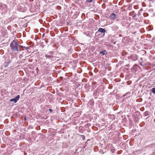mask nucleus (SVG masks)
Here are the masks:
<instances>
[{
	"instance_id": "1",
	"label": "nucleus",
	"mask_w": 155,
	"mask_h": 155,
	"mask_svg": "<svg viewBox=\"0 0 155 155\" xmlns=\"http://www.w3.org/2000/svg\"><path fill=\"white\" fill-rule=\"evenodd\" d=\"M20 46V45H18V42L15 40H13L10 44V49L12 52L19 51L18 47Z\"/></svg>"
},
{
	"instance_id": "2",
	"label": "nucleus",
	"mask_w": 155,
	"mask_h": 155,
	"mask_svg": "<svg viewBox=\"0 0 155 155\" xmlns=\"http://www.w3.org/2000/svg\"><path fill=\"white\" fill-rule=\"evenodd\" d=\"M20 98V95H18L15 97L14 98L11 99L10 100V102H13L15 103H16L19 100Z\"/></svg>"
},
{
	"instance_id": "3",
	"label": "nucleus",
	"mask_w": 155,
	"mask_h": 155,
	"mask_svg": "<svg viewBox=\"0 0 155 155\" xmlns=\"http://www.w3.org/2000/svg\"><path fill=\"white\" fill-rule=\"evenodd\" d=\"M131 58L133 61H135L137 59V56L136 54H133L130 56Z\"/></svg>"
},
{
	"instance_id": "4",
	"label": "nucleus",
	"mask_w": 155,
	"mask_h": 155,
	"mask_svg": "<svg viewBox=\"0 0 155 155\" xmlns=\"http://www.w3.org/2000/svg\"><path fill=\"white\" fill-rule=\"evenodd\" d=\"M110 20H114L116 18V15L115 14L113 13L110 16Z\"/></svg>"
},
{
	"instance_id": "5",
	"label": "nucleus",
	"mask_w": 155,
	"mask_h": 155,
	"mask_svg": "<svg viewBox=\"0 0 155 155\" xmlns=\"http://www.w3.org/2000/svg\"><path fill=\"white\" fill-rule=\"evenodd\" d=\"M138 67H140L137 64H135L133 67L132 69L134 71L136 72V71L137 68Z\"/></svg>"
},
{
	"instance_id": "6",
	"label": "nucleus",
	"mask_w": 155,
	"mask_h": 155,
	"mask_svg": "<svg viewBox=\"0 0 155 155\" xmlns=\"http://www.w3.org/2000/svg\"><path fill=\"white\" fill-rule=\"evenodd\" d=\"M98 31L101 33H104L105 32V30L103 28H99L98 30Z\"/></svg>"
},
{
	"instance_id": "7",
	"label": "nucleus",
	"mask_w": 155,
	"mask_h": 155,
	"mask_svg": "<svg viewBox=\"0 0 155 155\" xmlns=\"http://www.w3.org/2000/svg\"><path fill=\"white\" fill-rule=\"evenodd\" d=\"M107 51L105 50H104L103 51L100 52V54H102L103 55H104L105 54H107Z\"/></svg>"
},
{
	"instance_id": "8",
	"label": "nucleus",
	"mask_w": 155,
	"mask_h": 155,
	"mask_svg": "<svg viewBox=\"0 0 155 155\" xmlns=\"http://www.w3.org/2000/svg\"><path fill=\"white\" fill-rule=\"evenodd\" d=\"M118 27L116 25H114L112 27V29L114 31L117 30L118 29Z\"/></svg>"
},
{
	"instance_id": "9",
	"label": "nucleus",
	"mask_w": 155,
	"mask_h": 155,
	"mask_svg": "<svg viewBox=\"0 0 155 155\" xmlns=\"http://www.w3.org/2000/svg\"><path fill=\"white\" fill-rule=\"evenodd\" d=\"M45 57L46 58V59H47V58L50 59L51 58V56L50 55H46Z\"/></svg>"
},
{
	"instance_id": "10",
	"label": "nucleus",
	"mask_w": 155,
	"mask_h": 155,
	"mask_svg": "<svg viewBox=\"0 0 155 155\" xmlns=\"http://www.w3.org/2000/svg\"><path fill=\"white\" fill-rule=\"evenodd\" d=\"M11 62V61L10 60H7L6 64H7L8 65L10 64Z\"/></svg>"
},
{
	"instance_id": "11",
	"label": "nucleus",
	"mask_w": 155,
	"mask_h": 155,
	"mask_svg": "<svg viewBox=\"0 0 155 155\" xmlns=\"http://www.w3.org/2000/svg\"><path fill=\"white\" fill-rule=\"evenodd\" d=\"M152 92L153 94H155V87L152 88Z\"/></svg>"
},
{
	"instance_id": "12",
	"label": "nucleus",
	"mask_w": 155,
	"mask_h": 155,
	"mask_svg": "<svg viewBox=\"0 0 155 155\" xmlns=\"http://www.w3.org/2000/svg\"><path fill=\"white\" fill-rule=\"evenodd\" d=\"M136 16V14H135L132 16V17L133 18V19H134Z\"/></svg>"
},
{
	"instance_id": "13",
	"label": "nucleus",
	"mask_w": 155,
	"mask_h": 155,
	"mask_svg": "<svg viewBox=\"0 0 155 155\" xmlns=\"http://www.w3.org/2000/svg\"><path fill=\"white\" fill-rule=\"evenodd\" d=\"M20 46L22 48H25V49H26L27 48V47H25V46Z\"/></svg>"
},
{
	"instance_id": "14",
	"label": "nucleus",
	"mask_w": 155,
	"mask_h": 155,
	"mask_svg": "<svg viewBox=\"0 0 155 155\" xmlns=\"http://www.w3.org/2000/svg\"><path fill=\"white\" fill-rule=\"evenodd\" d=\"M49 110L50 112H52L53 111V110L51 109H49Z\"/></svg>"
},
{
	"instance_id": "15",
	"label": "nucleus",
	"mask_w": 155,
	"mask_h": 155,
	"mask_svg": "<svg viewBox=\"0 0 155 155\" xmlns=\"http://www.w3.org/2000/svg\"><path fill=\"white\" fill-rule=\"evenodd\" d=\"M87 1L88 2L90 3L92 1V0H87Z\"/></svg>"
},
{
	"instance_id": "16",
	"label": "nucleus",
	"mask_w": 155,
	"mask_h": 155,
	"mask_svg": "<svg viewBox=\"0 0 155 155\" xmlns=\"http://www.w3.org/2000/svg\"><path fill=\"white\" fill-rule=\"evenodd\" d=\"M26 120V117H25L24 118V120L25 121Z\"/></svg>"
},
{
	"instance_id": "17",
	"label": "nucleus",
	"mask_w": 155,
	"mask_h": 155,
	"mask_svg": "<svg viewBox=\"0 0 155 155\" xmlns=\"http://www.w3.org/2000/svg\"><path fill=\"white\" fill-rule=\"evenodd\" d=\"M44 35H45V34L44 33V34H43V35H42V37H44Z\"/></svg>"
},
{
	"instance_id": "18",
	"label": "nucleus",
	"mask_w": 155,
	"mask_h": 155,
	"mask_svg": "<svg viewBox=\"0 0 155 155\" xmlns=\"http://www.w3.org/2000/svg\"><path fill=\"white\" fill-rule=\"evenodd\" d=\"M126 95H124L123 96V97H125V96Z\"/></svg>"
},
{
	"instance_id": "19",
	"label": "nucleus",
	"mask_w": 155,
	"mask_h": 155,
	"mask_svg": "<svg viewBox=\"0 0 155 155\" xmlns=\"http://www.w3.org/2000/svg\"><path fill=\"white\" fill-rule=\"evenodd\" d=\"M154 145H155V143H154Z\"/></svg>"
}]
</instances>
